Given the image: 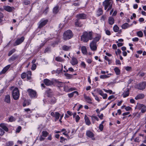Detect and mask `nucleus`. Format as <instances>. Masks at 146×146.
I'll return each mask as SVG.
<instances>
[{"instance_id": "nucleus-12", "label": "nucleus", "mask_w": 146, "mask_h": 146, "mask_svg": "<svg viewBox=\"0 0 146 146\" xmlns=\"http://www.w3.org/2000/svg\"><path fill=\"white\" fill-rule=\"evenodd\" d=\"M146 86V82H144L139 84L137 85V88L140 90H143L145 89Z\"/></svg>"}, {"instance_id": "nucleus-3", "label": "nucleus", "mask_w": 146, "mask_h": 146, "mask_svg": "<svg viewBox=\"0 0 146 146\" xmlns=\"http://www.w3.org/2000/svg\"><path fill=\"white\" fill-rule=\"evenodd\" d=\"M113 3L112 0H105L103 2L102 5L106 12H108L112 8Z\"/></svg>"}, {"instance_id": "nucleus-26", "label": "nucleus", "mask_w": 146, "mask_h": 146, "mask_svg": "<svg viewBox=\"0 0 146 146\" xmlns=\"http://www.w3.org/2000/svg\"><path fill=\"white\" fill-rule=\"evenodd\" d=\"M62 49L64 51H68L71 49V46L64 45L62 47Z\"/></svg>"}, {"instance_id": "nucleus-39", "label": "nucleus", "mask_w": 146, "mask_h": 146, "mask_svg": "<svg viewBox=\"0 0 146 146\" xmlns=\"http://www.w3.org/2000/svg\"><path fill=\"white\" fill-rule=\"evenodd\" d=\"M55 59L56 61L58 62H61L64 61L63 59L59 56L56 57Z\"/></svg>"}, {"instance_id": "nucleus-20", "label": "nucleus", "mask_w": 146, "mask_h": 146, "mask_svg": "<svg viewBox=\"0 0 146 146\" xmlns=\"http://www.w3.org/2000/svg\"><path fill=\"white\" fill-rule=\"evenodd\" d=\"M103 12L102 9L101 7H99L96 12L97 16L99 17L102 15L103 14Z\"/></svg>"}, {"instance_id": "nucleus-50", "label": "nucleus", "mask_w": 146, "mask_h": 146, "mask_svg": "<svg viewBox=\"0 0 146 146\" xmlns=\"http://www.w3.org/2000/svg\"><path fill=\"white\" fill-rule=\"evenodd\" d=\"M131 67L130 66H127L125 67V69L127 71H130L131 70Z\"/></svg>"}, {"instance_id": "nucleus-51", "label": "nucleus", "mask_w": 146, "mask_h": 146, "mask_svg": "<svg viewBox=\"0 0 146 146\" xmlns=\"http://www.w3.org/2000/svg\"><path fill=\"white\" fill-rule=\"evenodd\" d=\"M121 53V50L119 49H118L117 51H115V54L117 55L118 54L120 55Z\"/></svg>"}, {"instance_id": "nucleus-17", "label": "nucleus", "mask_w": 146, "mask_h": 146, "mask_svg": "<svg viewBox=\"0 0 146 146\" xmlns=\"http://www.w3.org/2000/svg\"><path fill=\"white\" fill-rule=\"evenodd\" d=\"M129 88H127L126 90L124 91V92L122 94L123 98H125L128 96L129 94Z\"/></svg>"}, {"instance_id": "nucleus-52", "label": "nucleus", "mask_w": 146, "mask_h": 146, "mask_svg": "<svg viewBox=\"0 0 146 146\" xmlns=\"http://www.w3.org/2000/svg\"><path fill=\"white\" fill-rule=\"evenodd\" d=\"M64 86V84L62 82H60L59 83L58 86L59 87H63Z\"/></svg>"}, {"instance_id": "nucleus-55", "label": "nucleus", "mask_w": 146, "mask_h": 146, "mask_svg": "<svg viewBox=\"0 0 146 146\" xmlns=\"http://www.w3.org/2000/svg\"><path fill=\"white\" fill-rule=\"evenodd\" d=\"M24 110L26 112H28V113H30L32 112L31 110L29 108L25 109Z\"/></svg>"}, {"instance_id": "nucleus-25", "label": "nucleus", "mask_w": 146, "mask_h": 146, "mask_svg": "<svg viewBox=\"0 0 146 146\" xmlns=\"http://www.w3.org/2000/svg\"><path fill=\"white\" fill-rule=\"evenodd\" d=\"M85 121L86 123V125H89L91 124L90 121L88 117L85 115L84 117Z\"/></svg>"}, {"instance_id": "nucleus-19", "label": "nucleus", "mask_w": 146, "mask_h": 146, "mask_svg": "<svg viewBox=\"0 0 146 146\" xmlns=\"http://www.w3.org/2000/svg\"><path fill=\"white\" fill-rule=\"evenodd\" d=\"M86 134L88 137L90 138L93 137L94 136V134L89 130L86 131Z\"/></svg>"}, {"instance_id": "nucleus-63", "label": "nucleus", "mask_w": 146, "mask_h": 146, "mask_svg": "<svg viewBox=\"0 0 146 146\" xmlns=\"http://www.w3.org/2000/svg\"><path fill=\"white\" fill-rule=\"evenodd\" d=\"M139 137H137L135 138L134 139V141L135 142H139Z\"/></svg>"}, {"instance_id": "nucleus-48", "label": "nucleus", "mask_w": 146, "mask_h": 146, "mask_svg": "<svg viewBox=\"0 0 146 146\" xmlns=\"http://www.w3.org/2000/svg\"><path fill=\"white\" fill-rule=\"evenodd\" d=\"M104 31L107 35H111L110 32V31L106 29H105Z\"/></svg>"}, {"instance_id": "nucleus-41", "label": "nucleus", "mask_w": 146, "mask_h": 146, "mask_svg": "<svg viewBox=\"0 0 146 146\" xmlns=\"http://www.w3.org/2000/svg\"><path fill=\"white\" fill-rule=\"evenodd\" d=\"M14 144L13 141H9L6 143V146H12Z\"/></svg>"}, {"instance_id": "nucleus-36", "label": "nucleus", "mask_w": 146, "mask_h": 146, "mask_svg": "<svg viewBox=\"0 0 146 146\" xmlns=\"http://www.w3.org/2000/svg\"><path fill=\"white\" fill-rule=\"evenodd\" d=\"M114 70L117 75H119L120 74V70L118 67H116L115 68Z\"/></svg>"}, {"instance_id": "nucleus-62", "label": "nucleus", "mask_w": 146, "mask_h": 146, "mask_svg": "<svg viewBox=\"0 0 146 146\" xmlns=\"http://www.w3.org/2000/svg\"><path fill=\"white\" fill-rule=\"evenodd\" d=\"M86 62L89 64H90L92 62V60L90 58H88L86 59Z\"/></svg>"}, {"instance_id": "nucleus-9", "label": "nucleus", "mask_w": 146, "mask_h": 146, "mask_svg": "<svg viewBox=\"0 0 146 146\" xmlns=\"http://www.w3.org/2000/svg\"><path fill=\"white\" fill-rule=\"evenodd\" d=\"M24 39L25 38L24 36H22L21 38H17L13 44V46H16L20 44L24 41Z\"/></svg>"}, {"instance_id": "nucleus-6", "label": "nucleus", "mask_w": 146, "mask_h": 146, "mask_svg": "<svg viewBox=\"0 0 146 146\" xmlns=\"http://www.w3.org/2000/svg\"><path fill=\"white\" fill-rule=\"evenodd\" d=\"M48 21V19H41L38 23V28H42L47 24Z\"/></svg>"}, {"instance_id": "nucleus-28", "label": "nucleus", "mask_w": 146, "mask_h": 146, "mask_svg": "<svg viewBox=\"0 0 146 146\" xmlns=\"http://www.w3.org/2000/svg\"><path fill=\"white\" fill-rule=\"evenodd\" d=\"M0 127L6 131H8L9 130L6 124L4 123H1L0 124Z\"/></svg>"}, {"instance_id": "nucleus-40", "label": "nucleus", "mask_w": 146, "mask_h": 146, "mask_svg": "<svg viewBox=\"0 0 146 146\" xmlns=\"http://www.w3.org/2000/svg\"><path fill=\"white\" fill-rule=\"evenodd\" d=\"M42 135L44 137H46L48 134V133L46 131H44L42 132Z\"/></svg>"}, {"instance_id": "nucleus-37", "label": "nucleus", "mask_w": 146, "mask_h": 146, "mask_svg": "<svg viewBox=\"0 0 146 146\" xmlns=\"http://www.w3.org/2000/svg\"><path fill=\"white\" fill-rule=\"evenodd\" d=\"M113 29L114 31L116 33L118 31L119 28L117 25H115L113 26Z\"/></svg>"}, {"instance_id": "nucleus-34", "label": "nucleus", "mask_w": 146, "mask_h": 146, "mask_svg": "<svg viewBox=\"0 0 146 146\" xmlns=\"http://www.w3.org/2000/svg\"><path fill=\"white\" fill-rule=\"evenodd\" d=\"M64 75L66 78L68 79L71 78L73 76V75L67 73H65Z\"/></svg>"}, {"instance_id": "nucleus-2", "label": "nucleus", "mask_w": 146, "mask_h": 146, "mask_svg": "<svg viewBox=\"0 0 146 146\" xmlns=\"http://www.w3.org/2000/svg\"><path fill=\"white\" fill-rule=\"evenodd\" d=\"M101 38L100 36H98L93 39V40L90 43V46L91 50L92 51H95L97 49V42Z\"/></svg>"}, {"instance_id": "nucleus-21", "label": "nucleus", "mask_w": 146, "mask_h": 146, "mask_svg": "<svg viewBox=\"0 0 146 146\" xmlns=\"http://www.w3.org/2000/svg\"><path fill=\"white\" fill-rule=\"evenodd\" d=\"M18 57V56L16 54H14L9 59V62L13 61L17 58Z\"/></svg>"}, {"instance_id": "nucleus-60", "label": "nucleus", "mask_w": 146, "mask_h": 146, "mask_svg": "<svg viewBox=\"0 0 146 146\" xmlns=\"http://www.w3.org/2000/svg\"><path fill=\"white\" fill-rule=\"evenodd\" d=\"M102 96L103 98L104 99H106L107 98V95L106 94L104 93Z\"/></svg>"}, {"instance_id": "nucleus-14", "label": "nucleus", "mask_w": 146, "mask_h": 146, "mask_svg": "<svg viewBox=\"0 0 146 146\" xmlns=\"http://www.w3.org/2000/svg\"><path fill=\"white\" fill-rule=\"evenodd\" d=\"M11 67V65H8L5 67L2 70V71L0 72V74L1 75L5 74L10 68Z\"/></svg>"}, {"instance_id": "nucleus-35", "label": "nucleus", "mask_w": 146, "mask_h": 146, "mask_svg": "<svg viewBox=\"0 0 146 146\" xmlns=\"http://www.w3.org/2000/svg\"><path fill=\"white\" fill-rule=\"evenodd\" d=\"M31 104V102L28 100H25L23 104V106L25 107Z\"/></svg>"}, {"instance_id": "nucleus-4", "label": "nucleus", "mask_w": 146, "mask_h": 146, "mask_svg": "<svg viewBox=\"0 0 146 146\" xmlns=\"http://www.w3.org/2000/svg\"><path fill=\"white\" fill-rule=\"evenodd\" d=\"M73 36V33L72 31L70 30H68L65 31L63 35V39L65 40L70 39Z\"/></svg>"}, {"instance_id": "nucleus-15", "label": "nucleus", "mask_w": 146, "mask_h": 146, "mask_svg": "<svg viewBox=\"0 0 146 146\" xmlns=\"http://www.w3.org/2000/svg\"><path fill=\"white\" fill-rule=\"evenodd\" d=\"M4 9L8 12H11L14 9L13 7H11L9 6H6L4 7Z\"/></svg>"}, {"instance_id": "nucleus-59", "label": "nucleus", "mask_w": 146, "mask_h": 146, "mask_svg": "<svg viewBox=\"0 0 146 146\" xmlns=\"http://www.w3.org/2000/svg\"><path fill=\"white\" fill-rule=\"evenodd\" d=\"M4 131L3 130L0 128V135L1 136L3 135L4 134Z\"/></svg>"}, {"instance_id": "nucleus-23", "label": "nucleus", "mask_w": 146, "mask_h": 146, "mask_svg": "<svg viewBox=\"0 0 146 146\" xmlns=\"http://www.w3.org/2000/svg\"><path fill=\"white\" fill-rule=\"evenodd\" d=\"M132 25V24H131V25H129L128 23H125L122 25L121 27L123 29H126L130 27Z\"/></svg>"}, {"instance_id": "nucleus-13", "label": "nucleus", "mask_w": 146, "mask_h": 146, "mask_svg": "<svg viewBox=\"0 0 146 146\" xmlns=\"http://www.w3.org/2000/svg\"><path fill=\"white\" fill-rule=\"evenodd\" d=\"M44 82L45 84L47 86H49L53 84V82L47 79H45L44 80Z\"/></svg>"}, {"instance_id": "nucleus-10", "label": "nucleus", "mask_w": 146, "mask_h": 146, "mask_svg": "<svg viewBox=\"0 0 146 146\" xmlns=\"http://www.w3.org/2000/svg\"><path fill=\"white\" fill-rule=\"evenodd\" d=\"M87 15L84 13H80L76 15V17L78 19H85L87 18Z\"/></svg>"}, {"instance_id": "nucleus-43", "label": "nucleus", "mask_w": 146, "mask_h": 146, "mask_svg": "<svg viewBox=\"0 0 146 146\" xmlns=\"http://www.w3.org/2000/svg\"><path fill=\"white\" fill-rule=\"evenodd\" d=\"M15 51V49L14 48L13 49L10 50L9 52L8 55L9 56H11L13 53H14Z\"/></svg>"}, {"instance_id": "nucleus-8", "label": "nucleus", "mask_w": 146, "mask_h": 146, "mask_svg": "<svg viewBox=\"0 0 146 146\" xmlns=\"http://www.w3.org/2000/svg\"><path fill=\"white\" fill-rule=\"evenodd\" d=\"M136 108L139 109H141L142 113H144L146 111V106L143 104L137 103Z\"/></svg>"}, {"instance_id": "nucleus-49", "label": "nucleus", "mask_w": 146, "mask_h": 146, "mask_svg": "<svg viewBox=\"0 0 146 146\" xmlns=\"http://www.w3.org/2000/svg\"><path fill=\"white\" fill-rule=\"evenodd\" d=\"M74 118H75L76 121V122H78L79 120H80V117L78 115H76V116Z\"/></svg>"}, {"instance_id": "nucleus-47", "label": "nucleus", "mask_w": 146, "mask_h": 146, "mask_svg": "<svg viewBox=\"0 0 146 146\" xmlns=\"http://www.w3.org/2000/svg\"><path fill=\"white\" fill-rule=\"evenodd\" d=\"M97 92L101 96L104 94L103 92L101 90L98 89L97 90Z\"/></svg>"}, {"instance_id": "nucleus-29", "label": "nucleus", "mask_w": 146, "mask_h": 146, "mask_svg": "<svg viewBox=\"0 0 146 146\" xmlns=\"http://www.w3.org/2000/svg\"><path fill=\"white\" fill-rule=\"evenodd\" d=\"M144 95L143 94H138L135 98V99L136 100H137L139 99H142L144 98Z\"/></svg>"}, {"instance_id": "nucleus-22", "label": "nucleus", "mask_w": 146, "mask_h": 146, "mask_svg": "<svg viewBox=\"0 0 146 146\" xmlns=\"http://www.w3.org/2000/svg\"><path fill=\"white\" fill-rule=\"evenodd\" d=\"M109 24L110 25H113L114 23V20L112 17H110L108 19Z\"/></svg>"}, {"instance_id": "nucleus-31", "label": "nucleus", "mask_w": 146, "mask_h": 146, "mask_svg": "<svg viewBox=\"0 0 146 146\" xmlns=\"http://www.w3.org/2000/svg\"><path fill=\"white\" fill-rule=\"evenodd\" d=\"M74 94H76L75 96H77L78 95V92L76 91H74L71 93L68 94V96L70 98H72Z\"/></svg>"}, {"instance_id": "nucleus-54", "label": "nucleus", "mask_w": 146, "mask_h": 146, "mask_svg": "<svg viewBox=\"0 0 146 146\" xmlns=\"http://www.w3.org/2000/svg\"><path fill=\"white\" fill-rule=\"evenodd\" d=\"M81 65L84 68H85L86 67V64L84 62H82Z\"/></svg>"}, {"instance_id": "nucleus-42", "label": "nucleus", "mask_w": 146, "mask_h": 146, "mask_svg": "<svg viewBox=\"0 0 146 146\" xmlns=\"http://www.w3.org/2000/svg\"><path fill=\"white\" fill-rule=\"evenodd\" d=\"M9 121L12 122L15 120V118L13 116H11L9 118Z\"/></svg>"}, {"instance_id": "nucleus-61", "label": "nucleus", "mask_w": 146, "mask_h": 146, "mask_svg": "<svg viewBox=\"0 0 146 146\" xmlns=\"http://www.w3.org/2000/svg\"><path fill=\"white\" fill-rule=\"evenodd\" d=\"M21 129V127L20 126H19L16 129V132H17L19 133Z\"/></svg>"}, {"instance_id": "nucleus-57", "label": "nucleus", "mask_w": 146, "mask_h": 146, "mask_svg": "<svg viewBox=\"0 0 146 146\" xmlns=\"http://www.w3.org/2000/svg\"><path fill=\"white\" fill-rule=\"evenodd\" d=\"M104 126L102 124H100L99 126V129L101 131H102L103 129Z\"/></svg>"}, {"instance_id": "nucleus-45", "label": "nucleus", "mask_w": 146, "mask_h": 146, "mask_svg": "<svg viewBox=\"0 0 146 146\" xmlns=\"http://www.w3.org/2000/svg\"><path fill=\"white\" fill-rule=\"evenodd\" d=\"M137 36L140 37H141L143 36V32L141 31L138 32L137 33Z\"/></svg>"}, {"instance_id": "nucleus-53", "label": "nucleus", "mask_w": 146, "mask_h": 146, "mask_svg": "<svg viewBox=\"0 0 146 146\" xmlns=\"http://www.w3.org/2000/svg\"><path fill=\"white\" fill-rule=\"evenodd\" d=\"M21 77L22 78L24 79L26 77V74L25 73H23L21 74Z\"/></svg>"}, {"instance_id": "nucleus-5", "label": "nucleus", "mask_w": 146, "mask_h": 146, "mask_svg": "<svg viewBox=\"0 0 146 146\" xmlns=\"http://www.w3.org/2000/svg\"><path fill=\"white\" fill-rule=\"evenodd\" d=\"M12 96L14 100H17L19 98V92L18 88H15L12 92Z\"/></svg>"}, {"instance_id": "nucleus-27", "label": "nucleus", "mask_w": 146, "mask_h": 146, "mask_svg": "<svg viewBox=\"0 0 146 146\" xmlns=\"http://www.w3.org/2000/svg\"><path fill=\"white\" fill-rule=\"evenodd\" d=\"M59 11V7L56 6L54 7L53 9V13L54 14H57Z\"/></svg>"}, {"instance_id": "nucleus-16", "label": "nucleus", "mask_w": 146, "mask_h": 146, "mask_svg": "<svg viewBox=\"0 0 146 146\" xmlns=\"http://www.w3.org/2000/svg\"><path fill=\"white\" fill-rule=\"evenodd\" d=\"M4 101L6 103L10 104L11 102V98L9 95H7L5 96L4 98Z\"/></svg>"}, {"instance_id": "nucleus-33", "label": "nucleus", "mask_w": 146, "mask_h": 146, "mask_svg": "<svg viewBox=\"0 0 146 146\" xmlns=\"http://www.w3.org/2000/svg\"><path fill=\"white\" fill-rule=\"evenodd\" d=\"M79 19L76 20L75 22V25L77 27H82V25L81 24V23L79 21Z\"/></svg>"}, {"instance_id": "nucleus-38", "label": "nucleus", "mask_w": 146, "mask_h": 146, "mask_svg": "<svg viewBox=\"0 0 146 146\" xmlns=\"http://www.w3.org/2000/svg\"><path fill=\"white\" fill-rule=\"evenodd\" d=\"M63 70V66L62 65V68L60 69H57L56 72V75H58L59 74L61 73L62 71Z\"/></svg>"}, {"instance_id": "nucleus-44", "label": "nucleus", "mask_w": 146, "mask_h": 146, "mask_svg": "<svg viewBox=\"0 0 146 146\" xmlns=\"http://www.w3.org/2000/svg\"><path fill=\"white\" fill-rule=\"evenodd\" d=\"M110 77V76H108L106 75H101L100 76V78L102 79H104L108 78Z\"/></svg>"}, {"instance_id": "nucleus-32", "label": "nucleus", "mask_w": 146, "mask_h": 146, "mask_svg": "<svg viewBox=\"0 0 146 146\" xmlns=\"http://www.w3.org/2000/svg\"><path fill=\"white\" fill-rule=\"evenodd\" d=\"M81 50L82 52L84 54H86L87 53V49L86 47L84 46H83L81 47Z\"/></svg>"}, {"instance_id": "nucleus-24", "label": "nucleus", "mask_w": 146, "mask_h": 146, "mask_svg": "<svg viewBox=\"0 0 146 146\" xmlns=\"http://www.w3.org/2000/svg\"><path fill=\"white\" fill-rule=\"evenodd\" d=\"M84 97L85 99L86 100V101L88 103L90 104H92V103L91 102L92 100L90 97L89 96H87L86 95L84 94Z\"/></svg>"}, {"instance_id": "nucleus-56", "label": "nucleus", "mask_w": 146, "mask_h": 146, "mask_svg": "<svg viewBox=\"0 0 146 146\" xmlns=\"http://www.w3.org/2000/svg\"><path fill=\"white\" fill-rule=\"evenodd\" d=\"M116 43H117V45L118 47L121 46L123 45V43L121 42H118L117 41L116 42Z\"/></svg>"}, {"instance_id": "nucleus-46", "label": "nucleus", "mask_w": 146, "mask_h": 146, "mask_svg": "<svg viewBox=\"0 0 146 146\" xmlns=\"http://www.w3.org/2000/svg\"><path fill=\"white\" fill-rule=\"evenodd\" d=\"M23 3H24L25 5H28L30 4L31 3L30 1L29 0H24Z\"/></svg>"}, {"instance_id": "nucleus-11", "label": "nucleus", "mask_w": 146, "mask_h": 146, "mask_svg": "<svg viewBox=\"0 0 146 146\" xmlns=\"http://www.w3.org/2000/svg\"><path fill=\"white\" fill-rule=\"evenodd\" d=\"M50 115L52 117L55 118L54 121H56L59 118L60 116V114L58 112H52L50 113Z\"/></svg>"}, {"instance_id": "nucleus-18", "label": "nucleus", "mask_w": 146, "mask_h": 146, "mask_svg": "<svg viewBox=\"0 0 146 146\" xmlns=\"http://www.w3.org/2000/svg\"><path fill=\"white\" fill-rule=\"evenodd\" d=\"M70 63L72 65H74L77 64L78 63V61L77 59L75 57H73Z\"/></svg>"}, {"instance_id": "nucleus-64", "label": "nucleus", "mask_w": 146, "mask_h": 146, "mask_svg": "<svg viewBox=\"0 0 146 146\" xmlns=\"http://www.w3.org/2000/svg\"><path fill=\"white\" fill-rule=\"evenodd\" d=\"M139 38L137 37H135L132 39V40L134 42H136L138 41Z\"/></svg>"}, {"instance_id": "nucleus-1", "label": "nucleus", "mask_w": 146, "mask_h": 146, "mask_svg": "<svg viewBox=\"0 0 146 146\" xmlns=\"http://www.w3.org/2000/svg\"><path fill=\"white\" fill-rule=\"evenodd\" d=\"M81 40L84 42H88L89 40L93 39V32L92 31L84 32L81 36Z\"/></svg>"}, {"instance_id": "nucleus-7", "label": "nucleus", "mask_w": 146, "mask_h": 146, "mask_svg": "<svg viewBox=\"0 0 146 146\" xmlns=\"http://www.w3.org/2000/svg\"><path fill=\"white\" fill-rule=\"evenodd\" d=\"M29 95L31 98H36L37 95L36 92L33 89H29L27 90Z\"/></svg>"}, {"instance_id": "nucleus-30", "label": "nucleus", "mask_w": 146, "mask_h": 146, "mask_svg": "<svg viewBox=\"0 0 146 146\" xmlns=\"http://www.w3.org/2000/svg\"><path fill=\"white\" fill-rule=\"evenodd\" d=\"M56 102V100L55 97H51L50 99V103L51 104H54Z\"/></svg>"}, {"instance_id": "nucleus-58", "label": "nucleus", "mask_w": 146, "mask_h": 146, "mask_svg": "<svg viewBox=\"0 0 146 146\" xmlns=\"http://www.w3.org/2000/svg\"><path fill=\"white\" fill-rule=\"evenodd\" d=\"M36 68V65L35 64H33L32 66L31 69L33 70H35Z\"/></svg>"}]
</instances>
